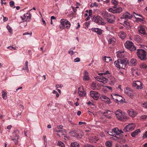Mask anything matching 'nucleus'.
Masks as SVG:
<instances>
[{"label": "nucleus", "mask_w": 147, "mask_h": 147, "mask_svg": "<svg viewBox=\"0 0 147 147\" xmlns=\"http://www.w3.org/2000/svg\"><path fill=\"white\" fill-rule=\"evenodd\" d=\"M112 144V142L109 141H107L105 143L106 146L108 147H111Z\"/></svg>", "instance_id": "nucleus-38"}, {"label": "nucleus", "mask_w": 147, "mask_h": 147, "mask_svg": "<svg viewBox=\"0 0 147 147\" xmlns=\"http://www.w3.org/2000/svg\"><path fill=\"white\" fill-rule=\"evenodd\" d=\"M3 21L5 22L6 21H7L8 20V18L7 17H4V16H3Z\"/></svg>", "instance_id": "nucleus-58"}, {"label": "nucleus", "mask_w": 147, "mask_h": 147, "mask_svg": "<svg viewBox=\"0 0 147 147\" xmlns=\"http://www.w3.org/2000/svg\"><path fill=\"white\" fill-rule=\"evenodd\" d=\"M92 32H96L97 34L100 35L103 32V30L98 28H92L91 29Z\"/></svg>", "instance_id": "nucleus-18"}, {"label": "nucleus", "mask_w": 147, "mask_h": 147, "mask_svg": "<svg viewBox=\"0 0 147 147\" xmlns=\"http://www.w3.org/2000/svg\"><path fill=\"white\" fill-rule=\"evenodd\" d=\"M98 140V138L96 136L90 137L89 138V140L90 142L94 143H96Z\"/></svg>", "instance_id": "nucleus-26"}, {"label": "nucleus", "mask_w": 147, "mask_h": 147, "mask_svg": "<svg viewBox=\"0 0 147 147\" xmlns=\"http://www.w3.org/2000/svg\"><path fill=\"white\" fill-rule=\"evenodd\" d=\"M125 93L131 98H132L135 94L133 90L128 87L126 88Z\"/></svg>", "instance_id": "nucleus-10"}, {"label": "nucleus", "mask_w": 147, "mask_h": 147, "mask_svg": "<svg viewBox=\"0 0 147 147\" xmlns=\"http://www.w3.org/2000/svg\"><path fill=\"white\" fill-rule=\"evenodd\" d=\"M7 28L10 33H11L12 32V29L11 28L9 25H8L7 26Z\"/></svg>", "instance_id": "nucleus-41"}, {"label": "nucleus", "mask_w": 147, "mask_h": 147, "mask_svg": "<svg viewBox=\"0 0 147 147\" xmlns=\"http://www.w3.org/2000/svg\"><path fill=\"white\" fill-rule=\"evenodd\" d=\"M92 10L90 9L89 11V16H90V17H92L91 16L92 15Z\"/></svg>", "instance_id": "nucleus-53"}, {"label": "nucleus", "mask_w": 147, "mask_h": 147, "mask_svg": "<svg viewBox=\"0 0 147 147\" xmlns=\"http://www.w3.org/2000/svg\"><path fill=\"white\" fill-rule=\"evenodd\" d=\"M138 31L140 34L144 35H146V34L145 27L144 26L142 25L140 26Z\"/></svg>", "instance_id": "nucleus-19"}, {"label": "nucleus", "mask_w": 147, "mask_h": 147, "mask_svg": "<svg viewBox=\"0 0 147 147\" xmlns=\"http://www.w3.org/2000/svg\"><path fill=\"white\" fill-rule=\"evenodd\" d=\"M78 94L80 97H83L86 95V92L84 91L83 87H80L78 88Z\"/></svg>", "instance_id": "nucleus-17"}, {"label": "nucleus", "mask_w": 147, "mask_h": 147, "mask_svg": "<svg viewBox=\"0 0 147 147\" xmlns=\"http://www.w3.org/2000/svg\"><path fill=\"white\" fill-rule=\"evenodd\" d=\"M28 62L27 61H26V62L25 63V65L23 66V67L22 68V69L23 70H26L28 71H29L28 66Z\"/></svg>", "instance_id": "nucleus-32"}, {"label": "nucleus", "mask_w": 147, "mask_h": 147, "mask_svg": "<svg viewBox=\"0 0 147 147\" xmlns=\"http://www.w3.org/2000/svg\"><path fill=\"white\" fill-rule=\"evenodd\" d=\"M31 16H28L26 17V21L27 22H29L31 20Z\"/></svg>", "instance_id": "nucleus-49"}, {"label": "nucleus", "mask_w": 147, "mask_h": 147, "mask_svg": "<svg viewBox=\"0 0 147 147\" xmlns=\"http://www.w3.org/2000/svg\"><path fill=\"white\" fill-rule=\"evenodd\" d=\"M135 82L136 83L137 85V86L138 88H140V89H142L143 88L142 84L141 82L139 81H136Z\"/></svg>", "instance_id": "nucleus-34"}, {"label": "nucleus", "mask_w": 147, "mask_h": 147, "mask_svg": "<svg viewBox=\"0 0 147 147\" xmlns=\"http://www.w3.org/2000/svg\"><path fill=\"white\" fill-rule=\"evenodd\" d=\"M147 117V116L145 115H143L141 117V118L143 119H145Z\"/></svg>", "instance_id": "nucleus-60"}, {"label": "nucleus", "mask_w": 147, "mask_h": 147, "mask_svg": "<svg viewBox=\"0 0 147 147\" xmlns=\"http://www.w3.org/2000/svg\"><path fill=\"white\" fill-rule=\"evenodd\" d=\"M107 133L109 135L111 136H113V133L112 131V132H108Z\"/></svg>", "instance_id": "nucleus-59"}, {"label": "nucleus", "mask_w": 147, "mask_h": 147, "mask_svg": "<svg viewBox=\"0 0 147 147\" xmlns=\"http://www.w3.org/2000/svg\"><path fill=\"white\" fill-rule=\"evenodd\" d=\"M2 93L3 98L4 99L6 100L7 98V93L6 92H4L3 90L2 91Z\"/></svg>", "instance_id": "nucleus-36"}, {"label": "nucleus", "mask_w": 147, "mask_h": 147, "mask_svg": "<svg viewBox=\"0 0 147 147\" xmlns=\"http://www.w3.org/2000/svg\"><path fill=\"white\" fill-rule=\"evenodd\" d=\"M125 47L131 51L135 50L136 48L134 45V44L131 41H127L124 44Z\"/></svg>", "instance_id": "nucleus-7"}, {"label": "nucleus", "mask_w": 147, "mask_h": 147, "mask_svg": "<svg viewBox=\"0 0 147 147\" xmlns=\"http://www.w3.org/2000/svg\"><path fill=\"white\" fill-rule=\"evenodd\" d=\"M101 15L109 23H113L115 20V16L106 11H102L101 13Z\"/></svg>", "instance_id": "nucleus-3"}, {"label": "nucleus", "mask_w": 147, "mask_h": 147, "mask_svg": "<svg viewBox=\"0 0 147 147\" xmlns=\"http://www.w3.org/2000/svg\"><path fill=\"white\" fill-rule=\"evenodd\" d=\"M129 63L130 65L134 66L136 65L137 61L136 59L132 58L130 60Z\"/></svg>", "instance_id": "nucleus-29"}, {"label": "nucleus", "mask_w": 147, "mask_h": 147, "mask_svg": "<svg viewBox=\"0 0 147 147\" xmlns=\"http://www.w3.org/2000/svg\"><path fill=\"white\" fill-rule=\"evenodd\" d=\"M80 61V59L79 57H77L74 59V62H79Z\"/></svg>", "instance_id": "nucleus-50"}, {"label": "nucleus", "mask_w": 147, "mask_h": 147, "mask_svg": "<svg viewBox=\"0 0 147 147\" xmlns=\"http://www.w3.org/2000/svg\"><path fill=\"white\" fill-rule=\"evenodd\" d=\"M105 76L104 75L100 76H97L95 78L97 81L102 82L104 84H105L108 82L107 78H105L107 77V76Z\"/></svg>", "instance_id": "nucleus-11"}, {"label": "nucleus", "mask_w": 147, "mask_h": 147, "mask_svg": "<svg viewBox=\"0 0 147 147\" xmlns=\"http://www.w3.org/2000/svg\"><path fill=\"white\" fill-rule=\"evenodd\" d=\"M9 4L11 7H13L14 5V3L13 1H11L9 3Z\"/></svg>", "instance_id": "nucleus-52"}, {"label": "nucleus", "mask_w": 147, "mask_h": 147, "mask_svg": "<svg viewBox=\"0 0 147 147\" xmlns=\"http://www.w3.org/2000/svg\"><path fill=\"white\" fill-rule=\"evenodd\" d=\"M57 145L60 147H65V145L64 143L60 141H58Z\"/></svg>", "instance_id": "nucleus-35"}, {"label": "nucleus", "mask_w": 147, "mask_h": 147, "mask_svg": "<svg viewBox=\"0 0 147 147\" xmlns=\"http://www.w3.org/2000/svg\"><path fill=\"white\" fill-rule=\"evenodd\" d=\"M90 94L91 96L96 100H98L100 96L98 92L94 91H90Z\"/></svg>", "instance_id": "nucleus-12"}, {"label": "nucleus", "mask_w": 147, "mask_h": 147, "mask_svg": "<svg viewBox=\"0 0 147 147\" xmlns=\"http://www.w3.org/2000/svg\"><path fill=\"white\" fill-rule=\"evenodd\" d=\"M80 144L76 142H74L71 143L70 147H80Z\"/></svg>", "instance_id": "nucleus-30"}, {"label": "nucleus", "mask_w": 147, "mask_h": 147, "mask_svg": "<svg viewBox=\"0 0 147 147\" xmlns=\"http://www.w3.org/2000/svg\"><path fill=\"white\" fill-rule=\"evenodd\" d=\"M63 126L61 125H60L59 126H57V128L55 129H61V131L60 130H55V131L57 132H59V133H64L66 132V130L63 128Z\"/></svg>", "instance_id": "nucleus-23"}, {"label": "nucleus", "mask_w": 147, "mask_h": 147, "mask_svg": "<svg viewBox=\"0 0 147 147\" xmlns=\"http://www.w3.org/2000/svg\"><path fill=\"white\" fill-rule=\"evenodd\" d=\"M107 39L108 41V43L109 44H111L114 45L115 44L116 39L113 38L111 35H108L107 36Z\"/></svg>", "instance_id": "nucleus-15"}, {"label": "nucleus", "mask_w": 147, "mask_h": 147, "mask_svg": "<svg viewBox=\"0 0 147 147\" xmlns=\"http://www.w3.org/2000/svg\"><path fill=\"white\" fill-rule=\"evenodd\" d=\"M98 75L100 76H107V78L108 81L109 82V84L111 85H114L116 82V79L113 76L111 75L109 71L108 70L106 71H103V72L98 73Z\"/></svg>", "instance_id": "nucleus-1"}, {"label": "nucleus", "mask_w": 147, "mask_h": 147, "mask_svg": "<svg viewBox=\"0 0 147 147\" xmlns=\"http://www.w3.org/2000/svg\"><path fill=\"white\" fill-rule=\"evenodd\" d=\"M83 124H86V123L85 122L80 121L79 123V125H80Z\"/></svg>", "instance_id": "nucleus-57"}, {"label": "nucleus", "mask_w": 147, "mask_h": 147, "mask_svg": "<svg viewBox=\"0 0 147 147\" xmlns=\"http://www.w3.org/2000/svg\"><path fill=\"white\" fill-rule=\"evenodd\" d=\"M143 107L147 108V102H144L142 104Z\"/></svg>", "instance_id": "nucleus-51"}, {"label": "nucleus", "mask_w": 147, "mask_h": 147, "mask_svg": "<svg viewBox=\"0 0 147 147\" xmlns=\"http://www.w3.org/2000/svg\"><path fill=\"white\" fill-rule=\"evenodd\" d=\"M119 36L123 40L126 37V33L123 31H121L119 33Z\"/></svg>", "instance_id": "nucleus-28"}, {"label": "nucleus", "mask_w": 147, "mask_h": 147, "mask_svg": "<svg viewBox=\"0 0 147 147\" xmlns=\"http://www.w3.org/2000/svg\"><path fill=\"white\" fill-rule=\"evenodd\" d=\"M111 3L114 4L115 6H116L117 5V2L115 0H112Z\"/></svg>", "instance_id": "nucleus-42"}, {"label": "nucleus", "mask_w": 147, "mask_h": 147, "mask_svg": "<svg viewBox=\"0 0 147 147\" xmlns=\"http://www.w3.org/2000/svg\"><path fill=\"white\" fill-rule=\"evenodd\" d=\"M68 53L71 55L74 54L75 52L73 51H71V49H69L68 51Z\"/></svg>", "instance_id": "nucleus-46"}, {"label": "nucleus", "mask_w": 147, "mask_h": 147, "mask_svg": "<svg viewBox=\"0 0 147 147\" xmlns=\"http://www.w3.org/2000/svg\"><path fill=\"white\" fill-rule=\"evenodd\" d=\"M128 113L130 116L134 117L136 115V113L132 109H130L128 111Z\"/></svg>", "instance_id": "nucleus-24"}, {"label": "nucleus", "mask_w": 147, "mask_h": 147, "mask_svg": "<svg viewBox=\"0 0 147 147\" xmlns=\"http://www.w3.org/2000/svg\"><path fill=\"white\" fill-rule=\"evenodd\" d=\"M117 56L119 58H123L125 57V55L124 54V52H120L117 54Z\"/></svg>", "instance_id": "nucleus-31"}, {"label": "nucleus", "mask_w": 147, "mask_h": 147, "mask_svg": "<svg viewBox=\"0 0 147 147\" xmlns=\"http://www.w3.org/2000/svg\"><path fill=\"white\" fill-rule=\"evenodd\" d=\"M117 147H128L127 145L126 144L118 145L117 146Z\"/></svg>", "instance_id": "nucleus-48"}, {"label": "nucleus", "mask_w": 147, "mask_h": 147, "mask_svg": "<svg viewBox=\"0 0 147 147\" xmlns=\"http://www.w3.org/2000/svg\"><path fill=\"white\" fill-rule=\"evenodd\" d=\"M91 88L93 90H98L100 89V86L97 82H93L91 85Z\"/></svg>", "instance_id": "nucleus-16"}, {"label": "nucleus", "mask_w": 147, "mask_h": 147, "mask_svg": "<svg viewBox=\"0 0 147 147\" xmlns=\"http://www.w3.org/2000/svg\"><path fill=\"white\" fill-rule=\"evenodd\" d=\"M42 22L43 24L45 26L46 25V23L45 22L43 19H42Z\"/></svg>", "instance_id": "nucleus-62"}, {"label": "nucleus", "mask_w": 147, "mask_h": 147, "mask_svg": "<svg viewBox=\"0 0 147 147\" xmlns=\"http://www.w3.org/2000/svg\"><path fill=\"white\" fill-rule=\"evenodd\" d=\"M131 15L128 12H126L124 13L121 17V19L124 18L125 20L130 19L132 18Z\"/></svg>", "instance_id": "nucleus-21"}, {"label": "nucleus", "mask_w": 147, "mask_h": 147, "mask_svg": "<svg viewBox=\"0 0 147 147\" xmlns=\"http://www.w3.org/2000/svg\"><path fill=\"white\" fill-rule=\"evenodd\" d=\"M61 24L59 26L61 30L64 29H68L71 26V24L66 20L61 19L60 20Z\"/></svg>", "instance_id": "nucleus-6"}, {"label": "nucleus", "mask_w": 147, "mask_h": 147, "mask_svg": "<svg viewBox=\"0 0 147 147\" xmlns=\"http://www.w3.org/2000/svg\"><path fill=\"white\" fill-rule=\"evenodd\" d=\"M83 79L84 81H87L90 80V77L88 75V72L86 70L84 71Z\"/></svg>", "instance_id": "nucleus-22"}, {"label": "nucleus", "mask_w": 147, "mask_h": 147, "mask_svg": "<svg viewBox=\"0 0 147 147\" xmlns=\"http://www.w3.org/2000/svg\"><path fill=\"white\" fill-rule=\"evenodd\" d=\"M132 87L135 88H136L137 89H139L140 88H138V86H137V85L136 83L135 82V81L133 82V83L132 84Z\"/></svg>", "instance_id": "nucleus-37"}, {"label": "nucleus", "mask_w": 147, "mask_h": 147, "mask_svg": "<svg viewBox=\"0 0 147 147\" xmlns=\"http://www.w3.org/2000/svg\"><path fill=\"white\" fill-rule=\"evenodd\" d=\"M143 138H147V131L145 133L143 136Z\"/></svg>", "instance_id": "nucleus-54"}, {"label": "nucleus", "mask_w": 147, "mask_h": 147, "mask_svg": "<svg viewBox=\"0 0 147 147\" xmlns=\"http://www.w3.org/2000/svg\"><path fill=\"white\" fill-rule=\"evenodd\" d=\"M13 48V47L11 46H10L7 47V49H10V50L12 49Z\"/></svg>", "instance_id": "nucleus-64"}, {"label": "nucleus", "mask_w": 147, "mask_h": 147, "mask_svg": "<svg viewBox=\"0 0 147 147\" xmlns=\"http://www.w3.org/2000/svg\"><path fill=\"white\" fill-rule=\"evenodd\" d=\"M112 131L113 133V136L116 138L117 137V135H120L121 134L123 133V132L121 130H119L117 127H116L112 129Z\"/></svg>", "instance_id": "nucleus-14"}, {"label": "nucleus", "mask_w": 147, "mask_h": 147, "mask_svg": "<svg viewBox=\"0 0 147 147\" xmlns=\"http://www.w3.org/2000/svg\"><path fill=\"white\" fill-rule=\"evenodd\" d=\"M98 5L95 2L93 3H92L90 5V6L91 7H93L94 6L97 7L98 6Z\"/></svg>", "instance_id": "nucleus-43"}, {"label": "nucleus", "mask_w": 147, "mask_h": 147, "mask_svg": "<svg viewBox=\"0 0 147 147\" xmlns=\"http://www.w3.org/2000/svg\"><path fill=\"white\" fill-rule=\"evenodd\" d=\"M51 20H55L56 18L54 16H52L51 17Z\"/></svg>", "instance_id": "nucleus-63"}, {"label": "nucleus", "mask_w": 147, "mask_h": 147, "mask_svg": "<svg viewBox=\"0 0 147 147\" xmlns=\"http://www.w3.org/2000/svg\"><path fill=\"white\" fill-rule=\"evenodd\" d=\"M115 114L119 120L125 121L127 119V117L125 113H122L120 109L116 111Z\"/></svg>", "instance_id": "nucleus-4"}, {"label": "nucleus", "mask_w": 147, "mask_h": 147, "mask_svg": "<svg viewBox=\"0 0 147 147\" xmlns=\"http://www.w3.org/2000/svg\"><path fill=\"white\" fill-rule=\"evenodd\" d=\"M135 38L136 39L137 41H139L140 40V36L138 35H136L135 36Z\"/></svg>", "instance_id": "nucleus-44"}, {"label": "nucleus", "mask_w": 147, "mask_h": 147, "mask_svg": "<svg viewBox=\"0 0 147 147\" xmlns=\"http://www.w3.org/2000/svg\"><path fill=\"white\" fill-rule=\"evenodd\" d=\"M70 134L73 136L75 137L78 138L79 136V135L76 132V131L74 129H72L71 131L69 132Z\"/></svg>", "instance_id": "nucleus-25"}, {"label": "nucleus", "mask_w": 147, "mask_h": 147, "mask_svg": "<svg viewBox=\"0 0 147 147\" xmlns=\"http://www.w3.org/2000/svg\"><path fill=\"white\" fill-rule=\"evenodd\" d=\"M53 93L54 94H56V96L57 97H59V94L58 93L57 91L55 90H53Z\"/></svg>", "instance_id": "nucleus-45"}, {"label": "nucleus", "mask_w": 147, "mask_h": 147, "mask_svg": "<svg viewBox=\"0 0 147 147\" xmlns=\"http://www.w3.org/2000/svg\"><path fill=\"white\" fill-rule=\"evenodd\" d=\"M140 67L143 69H146L147 68V66L144 64H141L140 65Z\"/></svg>", "instance_id": "nucleus-40"}, {"label": "nucleus", "mask_w": 147, "mask_h": 147, "mask_svg": "<svg viewBox=\"0 0 147 147\" xmlns=\"http://www.w3.org/2000/svg\"><path fill=\"white\" fill-rule=\"evenodd\" d=\"M140 132V129H138L136 130L135 131L131 133V135L133 137H135Z\"/></svg>", "instance_id": "nucleus-27"}, {"label": "nucleus", "mask_w": 147, "mask_h": 147, "mask_svg": "<svg viewBox=\"0 0 147 147\" xmlns=\"http://www.w3.org/2000/svg\"><path fill=\"white\" fill-rule=\"evenodd\" d=\"M106 102L108 104L111 103L110 102V99L108 97L107 99H106Z\"/></svg>", "instance_id": "nucleus-55"}, {"label": "nucleus", "mask_w": 147, "mask_h": 147, "mask_svg": "<svg viewBox=\"0 0 147 147\" xmlns=\"http://www.w3.org/2000/svg\"><path fill=\"white\" fill-rule=\"evenodd\" d=\"M122 9L121 7L117 8L114 7L113 8L109 9V11L113 13H119L122 11Z\"/></svg>", "instance_id": "nucleus-13"}, {"label": "nucleus", "mask_w": 147, "mask_h": 147, "mask_svg": "<svg viewBox=\"0 0 147 147\" xmlns=\"http://www.w3.org/2000/svg\"><path fill=\"white\" fill-rule=\"evenodd\" d=\"M135 127L134 124L130 123L128 125L126 126L124 129L123 130L125 132H129L133 130Z\"/></svg>", "instance_id": "nucleus-9"}, {"label": "nucleus", "mask_w": 147, "mask_h": 147, "mask_svg": "<svg viewBox=\"0 0 147 147\" xmlns=\"http://www.w3.org/2000/svg\"><path fill=\"white\" fill-rule=\"evenodd\" d=\"M11 140L14 141L15 144L16 145L18 144V139L16 138H12L11 139Z\"/></svg>", "instance_id": "nucleus-39"}, {"label": "nucleus", "mask_w": 147, "mask_h": 147, "mask_svg": "<svg viewBox=\"0 0 147 147\" xmlns=\"http://www.w3.org/2000/svg\"><path fill=\"white\" fill-rule=\"evenodd\" d=\"M124 25H125L126 26L128 27L129 26V23L126 21H125L124 22Z\"/></svg>", "instance_id": "nucleus-47"}, {"label": "nucleus", "mask_w": 147, "mask_h": 147, "mask_svg": "<svg viewBox=\"0 0 147 147\" xmlns=\"http://www.w3.org/2000/svg\"><path fill=\"white\" fill-rule=\"evenodd\" d=\"M92 20L98 24L103 25L105 24L102 18L99 16H93L92 18Z\"/></svg>", "instance_id": "nucleus-8"}, {"label": "nucleus", "mask_w": 147, "mask_h": 147, "mask_svg": "<svg viewBox=\"0 0 147 147\" xmlns=\"http://www.w3.org/2000/svg\"><path fill=\"white\" fill-rule=\"evenodd\" d=\"M112 113V111L108 110H106L103 113V115L107 118L110 119L111 118V115Z\"/></svg>", "instance_id": "nucleus-20"}, {"label": "nucleus", "mask_w": 147, "mask_h": 147, "mask_svg": "<svg viewBox=\"0 0 147 147\" xmlns=\"http://www.w3.org/2000/svg\"><path fill=\"white\" fill-rule=\"evenodd\" d=\"M13 136L16 137V138L17 139H18L20 138L19 136H18L17 134H13Z\"/></svg>", "instance_id": "nucleus-56"}, {"label": "nucleus", "mask_w": 147, "mask_h": 147, "mask_svg": "<svg viewBox=\"0 0 147 147\" xmlns=\"http://www.w3.org/2000/svg\"><path fill=\"white\" fill-rule=\"evenodd\" d=\"M106 87L109 90H112V88L111 87H110V86H106Z\"/></svg>", "instance_id": "nucleus-61"}, {"label": "nucleus", "mask_w": 147, "mask_h": 147, "mask_svg": "<svg viewBox=\"0 0 147 147\" xmlns=\"http://www.w3.org/2000/svg\"><path fill=\"white\" fill-rule=\"evenodd\" d=\"M129 61L126 58L123 59H118L114 62V64L116 67L119 69H125Z\"/></svg>", "instance_id": "nucleus-2"}, {"label": "nucleus", "mask_w": 147, "mask_h": 147, "mask_svg": "<svg viewBox=\"0 0 147 147\" xmlns=\"http://www.w3.org/2000/svg\"><path fill=\"white\" fill-rule=\"evenodd\" d=\"M26 17L28 16H31V15L30 13H27L26 14H25L23 16H21V18L22 20H23L26 19Z\"/></svg>", "instance_id": "nucleus-33"}, {"label": "nucleus", "mask_w": 147, "mask_h": 147, "mask_svg": "<svg viewBox=\"0 0 147 147\" xmlns=\"http://www.w3.org/2000/svg\"><path fill=\"white\" fill-rule=\"evenodd\" d=\"M136 53L138 58L140 60L142 61L146 60V53L144 50L138 49L137 50Z\"/></svg>", "instance_id": "nucleus-5"}]
</instances>
